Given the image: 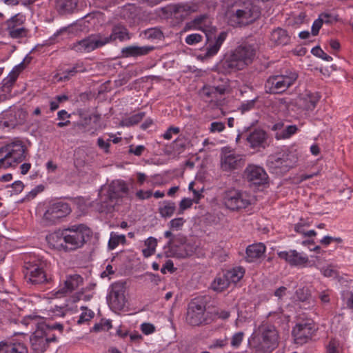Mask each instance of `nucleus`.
Segmentation results:
<instances>
[{"mask_svg": "<svg viewBox=\"0 0 353 353\" xmlns=\"http://www.w3.org/2000/svg\"><path fill=\"white\" fill-rule=\"evenodd\" d=\"M130 39L131 34L127 28L121 23H118L112 27L110 35L105 36L101 34H93L72 43L70 48L77 52L86 53L101 48L117 39L120 41H124Z\"/></svg>", "mask_w": 353, "mask_h": 353, "instance_id": "nucleus-1", "label": "nucleus"}, {"mask_svg": "<svg viewBox=\"0 0 353 353\" xmlns=\"http://www.w3.org/2000/svg\"><path fill=\"white\" fill-rule=\"evenodd\" d=\"M21 323L26 326L36 327V330L30 338L33 353H43L47 350L50 342L57 341V337L54 334L46 332V322L40 316H26L22 319Z\"/></svg>", "mask_w": 353, "mask_h": 353, "instance_id": "nucleus-2", "label": "nucleus"}, {"mask_svg": "<svg viewBox=\"0 0 353 353\" xmlns=\"http://www.w3.org/2000/svg\"><path fill=\"white\" fill-rule=\"evenodd\" d=\"M250 347L258 352H271L279 344V333L270 324L262 323L249 339Z\"/></svg>", "mask_w": 353, "mask_h": 353, "instance_id": "nucleus-3", "label": "nucleus"}, {"mask_svg": "<svg viewBox=\"0 0 353 353\" xmlns=\"http://www.w3.org/2000/svg\"><path fill=\"white\" fill-rule=\"evenodd\" d=\"M59 234V233H58ZM64 250L72 251L83 246L92 237V230L84 224H75L63 229Z\"/></svg>", "mask_w": 353, "mask_h": 353, "instance_id": "nucleus-4", "label": "nucleus"}, {"mask_svg": "<svg viewBox=\"0 0 353 353\" xmlns=\"http://www.w3.org/2000/svg\"><path fill=\"white\" fill-rule=\"evenodd\" d=\"M299 74L295 70L285 69L279 74L270 75L265 81L264 88L266 93L282 94L297 81Z\"/></svg>", "mask_w": 353, "mask_h": 353, "instance_id": "nucleus-5", "label": "nucleus"}, {"mask_svg": "<svg viewBox=\"0 0 353 353\" xmlns=\"http://www.w3.org/2000/svg\"><path fill=\"white\" fill-rule=\"evenodd\" d=\"M27 148L23 141L15 140L0 148V169L14 167L26 158Z\"/></svg>", "mask_w": 353, "mask_h": 353, "instance_id": "nucleus-6", "label": "nucleus"}, {"mask_svg": "<svg viewBox=\"0 0 353 353\" xmlns=\"http://www.w3.org/2000/svg\"><path fill=\"white\" fill-rule=\"evenodd\" d=\"M260 14L259 8L250 1L236 5L228 12L232 26H246L259 18Z\"/></svg>", "mask_w": 353, "mask_h": 353, "instance_id": "nucleus-7", "label": "nucleus"}, {"mask_svg": "<svg viewBox=\"0 0 353 353\" xmlns=\"http://www.w3.org/2000/svg\"><path fill=\"white\" fill-rule=\"evenodd\" d=\"M209 316L203 299L195 298L189 303L185 317L188 324L192 326L208 324Z\"/></svg>", "mask_w": 353, "mask_h": 353, "instance_id": "nucleus-8", "label": "nucleus"}, {"mask_svg": "<svg viewBox=\"0 0 353 353\" xmlns=\"http://www.w3.org/2000/svg\"><path fill=\"white\" fill-rule=\"evenodd\" d=\"M222 200L225 208L231 211H239L252 203V196L248 193L234 188L225 190Z\"/></svg>", "mask_w": 353, "mask_h": 353, "instance_id": "nucleus-9", "label": "nucleus"}, {"mask_svg": "<svg viewBox=\"0 0 353 353\" xmlns=\"http://www.w3.org/2000/svg\"><path fill=\"white\" fill-rule=\"evenodd\" d=\"M72 212L69 203L57 201L50 203L45 211L42 221L46 225H54L63 221Z\"/></svg>", "mask_w": 353, "mask_h": 353, "instance_id": "nucleus-10", "label": "nucleus"}, {"mask_svg": "<svg viewBox=\"0 0 353 353\" xmlns=\"http://www.w3.org/2000/svg\"><path fill=\"white\" fill-rule=\"evenodd\" d=\"M296 160L294 154L284 152L270 156L267 165L272 172L283 174L294 166Z\"/></svg>", "mask_w": 353, "mask_h": 353, "instance_id": "nucleus-11", "label": "nucleus"}, {"mask_svg": "<svg viewBox=\"0 0 353 353\" xmlns=\"http://www.w3.org/2000/svg\"><path fill=\"white\" fill-rule=\"evenodd\" d=\"M5 30L8 37L14 39L27 37L29 30L26 27V17L18 13L5 22Z\"/></svg>", "mask_w": 353, "mask_h": 353, "instance_id": "nucleus-12", "label": "nucleus"}, {"mask_svg": "<svg viewBox=\"0 0 353 353\" xmlns=\"http://www.w3.org/2000/svg\"><path fill=\"white\" fill-rule=\"evenodd\" d=\"M45 263L39 260L28 261L24 265V275L28 281L34 284H41L47 281V276L43 270Z\"/></svg>", "mask_w": 353, "mask_h": 353, "instance_id": "nucleus-13", "label": "nucleus"}, {"mask_svg": "<svg viewBox=\"0 0 353 353\" xmlns=\"http://www.w3.org/2000/svg\"><path fill=\"white\" fill-rule=\"evenodd\" d=\"M27 117V113L19 108H10L0 114V128H14L22 125Z\"/></svg>", "mask_w": 353, "mask_h": 353, "instance_id": "nucleus-14", "label": "nucleus"}, {"mask_svg": "<svg viewBox=\"0 0 353 353\" xmlns=\"http://www.w3.org/2000/svg\"><path fill=\"white\" fill-rule=\"evenodd\" d=\"M125 286L123 283L117 282L112 284L107 296V301L110 309L114 312L122 310L125 305Z\"/></svg>", "mask_w": 353, "mask_h": 353, "instance_id": "nucleus-15", "label": "nucleus"}, {"mask_svg": "<svg viewBox=\"0 0 353 353\" xmlns=\"http://www.w3.org/2000/svg\"><path fill=\"white\" fill-rule=\"evenodd\" d=\"M314 331V325L312 323L296 324L292 332L294 343L299 345L306 343L311 339Z\"/></svg>", "mask_w": 353, "mask_h": 353, "instance_id": "nucleus-16", "label": "nucleus"}, {"mask_svg": "<svg viewBox=\"0 0 353 353\" xmlns=\"http://www.w3.org/2000/svg\"><path fill=\"white\" fill-rule=\"evenodd\" d=\"M245 160L243 156L231 152H223L221 157V168L225 172L237 170L243 167Z\"/></svg>", "mask_w": 353, "mask_h": 353, "instance_id": "nucleus-17", "label": "nucleus"}, {"mask_svg": "<svg viewBox=\"0 0 353 353\" xmlns=\"http://www.w3.org/2000/svg\"><path fill=\"white\" fill-rule=\"evenodd\" d=\"M244 176L249 182L256 185H264L268 180L265 170L255 165H249L244 171Z\"/></svg>", "mask_w": 353, "mask_h": 353, "instance_id": "nucleus-18", "label": "nucleus"}, {"mask_svg": "<svg viewBox=\"0 0 353 353\" xmlns=\"http://www.w3.org/2000/svg\"><path fill=\"white\" fill-rule=\"evenodd\" d=\"M95 152L92 150L78 148L74 153V164L78 170H82L85 167L91 166L95 160Z\"/></svg>", "mask_w": 353, "mask_h": 353, "instance_id": "nucleus-19", "label": "nucleus"}, {"mask_svg": "<svg viewBox=\"0 0 353 353\" xmlns=\"http://www.w3.org/2000/svg\"><path fill=\"white\" fill-rule=\"evenodd\" d=\"M232 52L245 68L252 63L256 55V47L254 44L244 43Z\"/></svg>", "mask_w": 353, "mask_h": 353, "instance_id": "nucleus-20", "label": "nucleus"}, {"mask_svg": "<svg viewBox=\"0 0 353 353\" xmlns=\"http://www.w3.org/2000/svg\"><path fill=\"white\" fill-rule=\"evenodd\" d=\"M218 68L219 71L223 74H230L244 69L241 62L239 61L233 52L224 57L220 61Z\"/></svg>", "mask_w": 353, "mask_h": 353, "instance_id": "nucleus-21", "label": "nucleus"}, {"mask_svg": "<svg viewBox=\"0 0 353 353\" xmlns=\"http://www.w3.org/2000/svg\"><path fill=\"white\" fill-rule=\"evenodd\" d=\"M83 279L79 274H70L66 276L64 283L60 287L56 294L59 297L64 296L72 293L83 284Z\"/></svg>", "mask_w": 353, "mask_h": 353, "instance_id": "nucleus-22", "label": "nucleus"}, {"mask_svg": "<svg viewBox=\"0 0 353 353\" xmlns=\"http://www.w3.org/2000/svg\"><path fill=\"white\" fill-rule=\"evenodd\" d=\"M129 188L127 183L123 180H114L109 186L108 191V198L113 201L119 198H123L128 195Z\"/></svg>", "mask_w": 353, "mask_h": 353, "instance_id": "nucleus-23", "label": "nucleus"}, {"mask_svg": "<svg viewBox=\"0 0 353 353\" xmlns=\"http://www.w3.org/2000/svg\"><path fill=\"white\" fill-rule=\"evenodd\" d=\"M268 134L263 130L254 129L245 136V140L251 148H265L267 146Z\"/></svg>", "mask_w": 353, "mask_h": 353, "instance_id": "nucleus-24", "label": "nucleus"}, {"mask_svg": "<svg viewBox=\"0 0 353 353\" xmlns=\"http://www.w3.org/2000/svg\"><path fill=\"white\" fill-rule=\"evenodd\" d=\"M198 246L194 241H188L182 246L172 245V252L169 256L179 259H185L192 256L196 251Z\"/></svg>", "mask_w": 353, "mask_h": 353, "instance_id": "nucleus-25", "label": "nucleus"}, {"mask_svg": "<svg viewBox=\"0 0 353 353\" xmlns=\"http://www.w3.org/2000/svg\"><path fill=\"white\" fill-rule=\"evenodd\" d=\"M278 256L292 266H299L308 262V257L305 254L299 253L295 250L279 252Z\"/></svg>", "mask_w": 353, "mask_h": 353, "instance_id": "nucleus-26", "label": "nucleus"}, {"mask_svg": "<svg viewBox=\"0 0 353 353\" xmlns=\"http://www.w3.org/2000/svg\"><path fill=\"white\" fill-rule=\"evenodd\" d=\"M227 34V32L225 31L221 32L218 37H215L213 40L210 34L205 33L207 38L205 57H210L217 54L221 45L225 40Z\"/></svg>", "mask_w": 353, "mask_h": 353, "instance_id": "nucleus-27", "label": "nucleus"}, {"mask_svg": "<svg viewBox=\"0 0 353 353\" xmlns=\"http://www.w3.org/2000/svg\"><path fill=\"white\" fill-rule=\"evenodd\" d=\"M152 46H129L121 49V57L123 58L145 56L154 50Z\"/></svg>", "mask_w": 353, "mask_h": 353, "instance_id": "nucleus-28", "label": "nucleus"}, {"mask_svg": "<svg viewBox=\"0 0 353 353\" xmlns=\"http://www.w3.org/2000/svg\"><path fill=\"white\" fill-rule=\"evenodd\" d=\"M265 247L263 243L252 244L246 249L245 259L251 263L260 258L265 252Z\"/></svg>", "mask_w": 353, "mask_h": 353, "instance_id": "nucleus-29", "label": "nucleus"}, {"mask_svg": "<svg viewBox=\"0 0 353 353\" xmlns=\"http://www.w3.org/2000/svg\"><path fill=\"white\" fill-rule=\"evenodd\" d=\"M320 96L318 93H308L299 99V103L303 109L313 110L319 102Z\"/></svg>", "mask_w": 353, "mask_h": 353, "instance_id": "nucleus-30", "label": "nucleus"}, {"mask_svg": "<svg viewBox=\"0 0 353 353\" xmlns=\"http://www.w3.org/2000/svg\"><path fill=\"white\" fill-rule=\"evenodd\" d=\"M77 6V0H55V8L61 14L72 12Z\"/></svg>", "mask_w": 353, "mask_h": 353, "instance_id": "nucleus-31", "label": "nucleus"}, {"mask_svg": "<svg viewBox=\"0 0 353 353\" xmlns=\"http://www.w3.org/2000/svg\"><path fill=\"white\" fill-rule=\"evenodd\" d=\"M270 40L276 45H286L290 41V37L285 30L277 28L271 32Z\"/></svg>", "mask_w": 353, "mask_h": 353, "instance_id": "nucleus-32", "label": "nucleus"}, {"mask_svg": "<svg viewBox=\"0 0 353 353\" xmlns=\"http://www.w3.org/2000/svg\"><path fill=\"white\" fill-rule=\"evenodd\" d=\"M87 71L83 62L79 61L76 63L72 68L67 69L61 74L59 81H65L69 80L72 77H74L77 73L85 72Z\"/></svg>", "mask_w": 353, "mask_h": 353, "instance_id": "nucleus-33", "label": "nucleus"}, {"mask_svg": "<svg viewBox=\"0 0 353 353\" xmlns=\"http://www.w3.org/2000/svg\"><path fill=\"white\" fill-rule=\"evenodd\" d=\"M4 346L6 351H12L13 353H28L26 346L21 343H12L8 341L0 342V347Z\"/></svg>", "mask_w": 353, "mask_h": 353, "instance_id": "nucleus-34", "label": "nucleus"}, {"mask_svg": "<svg viewBox=\"0 0 353 353\" xmlns=\"http://www.w3.org/2000/svg\"><path fill=\"white\" fill-rule=\"evenodd\" d=\"M224 274L230 284L231 283H236L243 278L245 270L241 267H236L232 270H227Z\"/></svg>", "mask_w": 353, "mask_h": 353, "instance_id": "nucleus-35", "label": "nucleus"}, {"mask_svg": "<svg viewBox=\"0 0 353 353\" xmlns=\"http://www.w3.org/2000/svg\"><path fill=\"white\" fill-rule=\"evenodd\" d=\"M176 204L171 201H164L161 205L159 208V212L161 217L169 218L171 217L176 211Z\"/></svg>", "mask_w": 353, "mask_h": 353, "instance_id": "nucleus-36", "label": "nucleus"}, {"mask_svg": "<svg viewBox=\"0 0 353 353\" xmlns=\"http://www.w3.org/2000/svg\"><path fill=\"white\" fill-rule=\"evenodd\" d=\"M229 285V281L223 273V274H219L216 276L211 284V288L214 291L222 292L228 288Z\"/></svg>", "mask_w": 353, "mask_h": 353, "instance_id": "nucleus-37", "label": "nucleus"}, {"mask_svg": "<svg viewBox=\"0 0 353 353\" xmlns=\"http://www.w3.org/2000/svg\"><path fill=\"white\" fill-rule=\"evenodd\" d=\"M58 233H63V230H58L50 234L47 236V239L49 243H50L53 247L64 250L65 242L63 241V236L61 235L60 234H58Z\"/></svg>", "mask_w": 353, "mask_h": 353, "instance_id": "nucleus-38", "label": "nucleus"}, {"mask_svg": "<svg viewBox=\"0 0 353 353\" xmlns=\"http://www.w3.org/2000/svg\"><path fill=\"white\" fill-rule=\"evenodd\" d=\"M298 130V128L296 125H289L285 127L281 132H276V137L277 139H288L293 134H294Z\"/></svg>", "mask_w": 353, "mask_h": 353, "instance_id": "nucleus-39", "label": "nucleus"}, {"mask_svg": "<svg viewBox=\"0 0 353 353\" xmlns=\"http://www.w3.org/2000/svg\"><path fill=\"white\" fill-rule=\"evenodd\" d=\"M126 239L123 234H117L114 232L110 234V238L108 241V248L110 250H114L119 243H125Z\"/></svg>", "mask_w": 353, "mask_h": 353, "instance_id": "nucleus-40", "label": "nucleus"}, {"mask_svg": "<svg viewBox=\"0 0 353 353\" xmlns=\"http://www.w3.org/2000/svg\"><path fill=\"white\" fill-rule=\"evenodd\" d=\"M81 309L84 311L81 313L77 321L78 325H81L84 323L88 322L94 317V315L92 310H88L85 307H81Z\"/></svg>", "mask_w": 353, "mask_h": 353, "instance_id": "nucleus-41", "label": "nucleus"}, {"mask_svg": "<svg viewBox=\"0 0 353 353\" xmlns=\"http://www.w3.org/2000/svg\"><path fill=\"white\" fill-rule=\"evenodd\" d=\"M186 146V140L184 137H178L172 143V148L174 152L180 154Z\"/></svg>", "mask_w": 353, "mask_h": 353, "instance_id": "nucleus-42", "label": "nucleus"}, {"mask_svg": "<svg viewBox=\"0 0 353 353\" xmlns=\"http://www.w3.org/2000/svg\"><path fill=\"white\" fill-rule=\"evenodd\" d=\"M319 17L323 23L331 24L339 20V16L333 13L323 12L319 14Z\"/></svg>", "mask_w": 353, "mask_h": 353, "instance_id": "nucleus-43", "label": "nucleus"}, {"mask_svg": "<svg viewBox=\"0 0 353 353\" xmlns=\"http://www.w3.org/2000/svg\"><path fill=\"white\" fill-rule=\"evenodd\" d=\"M327 353H341L342 347L339 341L332 339L330 340L327 347Z\"/></svg>", "mask_w": 353, "mask_h": 353, "instance_id": "nucleus-44", "label": "nucleus"}, {"mask_svg": "<svg viewBox=\"0 0 353 353\" xmlns=\"http://www.w3.org/2000/svg\"><path fill=\"white\" fill-rule=\"evenodd\" d=\"M145 114V112H141L128 117L125 119L126 125L130 126L139 123L143 119Z\"/></svg>", "mask_w": 353, "mask_h": 353, "instance_id": "nucleus-45", "label": "nucleus"}, {"mask_svg": "<svg viewBox=\"0 0 353 353\" xmlns=\"http://www.w3.org/2000/svg\"><path fill=\"white\" fill-rule=\"evenodd\" d=\"M18 77V73L14 71L10 72L8 76L3 81V87L4 88H10L15 82Z\"/></svg>", "mask_w": 353, "mask_h": 353, "instance_id": "nucleus-46", "label": "nucleus"}, {"mask_svg": "<svg viewBox=\"0 0 353 353\" xmlns=\"http://www.w3.org/2000/svg\"><path fill=\"white\" fill-rule=\"evenodd\" d=\"M312 53L325 61H331L332 60V57L330 55H327L319 46H316L312 49Z\"/></svg>", "mask_w": 353, "mask_h": 353, "instance_id": "nucleus-47", "label": "nucleus"}, {"mask_svg": "<svg viewBox=\"0 0 353 353\" xmlns=\"http://www.w3.org/2000/svg\"><path fill=\"white\" fill-rule=\"evenodd\" d=\"M101 119V116L99 114H92L89 115L88 117H85L81 121V125L83 127L87 126L91 120H93L94 123H98Z\"/></svg>", "mask_w": 353, "mask_h": 353, "instance_id": "nucleus-48", "label": "nucleus"}, {"mask_svg": "<svg viewBox=\"0 0 353 353\" xmlns=\"http://www.w3.org/2000/svg\"><path fill=\"white\" fill-rule=\"evenodd\" d=\"M185 221L182 217L175 218L169 222V226L172 230H179L183 225Z\"/></svg>", "mask_w": 353, "mask_h": 353, "instance_id": "nucleus-49", "label": "nucleus"}, {"mask_svg": "<svg viewBox=\"0 0 353 353\" xmlns=\"http://www.w3.org/2000/svg\"><path fill=\"white\" fill-rule=\"evenodd\" d=\"M146 34L149 38L155 39H161L162 37H163L161 30L157 28L148 29L146 31Z\"/></svg>", "mask_w": 353, "mask_h": 353, "instance_id": "nucleus-50", "label": "nucleus"}, {"mask_svg": "<svg viewBox=\"0 0 353 353\" xmlns=\"http://www.w3.org/2000/svg\"><path fill=\"white\" fill-rule=\"evenodd\" d=\"M202 35L199 34H191L186 37L185 42L188 45H194L202 41Z\"/></svg>", "mask_w": 353, "mask_h": 353, "instance_id": "nucleus-51", "label": "nucleus"}, {"mask_svg": "<svg viewBox=\"0 0 353 353\" xmlns=\"http://www.w3.org/2000/svg\"><path fill=\"white\" fill-rule=\"evenodd\" d=\"M225 129V124L223 122L214 121L210 124V132L212 133L221 132Z\"/></svg>", "mask_w": 353, "mask_h": 353, "instance_id": "nucleus-52", "label": "nucleus"}, {"mask_svg": "<svg viewBox=\"0 0 353 353\" xmlns=\"http://www.w3.org/2000/svg\"><path fill=\"white\" fill-rule=\"evenodd\" d=\"M141 330L144 334L148 335L155 332V326L150 323H143L141 325Z\"/></svg>", "mask_w": 353, "mask_h": 353, "instance_id": "nucleus-53", "label": "nucleus"}, {"mask_svg": "<svg viewBox=\"0 0 353 353\" xmlns=\"http://www.w3.org/2000/svg\"><path fill=\"white\" fill-rule=\"evenodd\" d=\"M243 335L244 334L242 332L234 334L231 340V345L234 347H238L242 342Z\"/></svg>", "mask_w": 353, "mask_h": 353, "instance_id": "nucleus-54", "label": "nucleus"}, {"mask_svg": "<svg viewBox=\"0 0 353 353\" xmlns=\"http://www.w3.org/2000/svg\"><path fill=\"white\" fill-rule=\"evenodd\" d=\"M192 200L188 198L183 199L179 203V214H183V211L192 205Z\"/></svg>", "mask_w": 353, "mask_h": 353, "instance_id": "nucleus-55", "label": "nucleus"}, {"mask_svg": "<svg viewBox=\"0 0 353 353\" xmlns=\"http://www.w3.org/2000/svg\"><path fill=\"white\" fill-rule=\"evenodd\" d=\"M180 132V130L178 127H170L163 134V137L165 139L170 140L172 138V134H177Z\"/></svg>", "mask_w": 353, "mask_h": 353, "instance_id": "nucleus-56", "label": "nucleus"}, {"mask_svg": "<svg viewBox=\"0 0 353 353\" xmlns=\"http://www.w3.org/2000/svg\"><path fill=\"white\" fill-rule=\"evenodd\" d=\"M145 150L144 145H140L137 146L130 145L129 148V153L133 154L136 156H141L143 151Z\"/></svg>", "mask_w": 353, "mask_h": 353, "instance_id": "nucleus-57", "label": "nucleus"}, {"mask_svg": "<svg viewBox=\"0 0 353 353\" xmlns=\"http://www.w3.org/2000/svg\"><path fill=\"white\" fill-rule=\"evenodd\" d=\"M296 294L301 301H305L310 296L309 291L307 288L299 289L296 290Z\"/></svg>", "mask_w": 353, "mask_h": 353, "instance_id": "nucleus-58", "label": "nucleus"}, {"mask_svg": "<svg viewBox=\"0 0 353 353\" xmlns=\"http://www.w3.org/2000/svg\"><path fill=\"white\" fill-rule=\"evenodd\" d=\"M211 89H212L211 86H204L201 91V94L203 97L210 99V100L212 101L214 99H216V98L213 92L214 91L211 90Z\"/></svg>", "mask_w": 353, "mask_h": 353, "instance_id": "nucleus-59", "label": "nucleus"}, {"mask_svg": "<svg viewBox=\"0 0 353 353\" xmlns=\"http://www.w3.org/2000/svg\"><path fill=\"white\" fill-rule=\"evenodd\" d=\"M110 140L108 139L107 141H104L103 138L99 137L97 139V145L105 152H108L109 148L110 146Z\"/></svg>", "mask_w": 353, "mask_h": 353, "instance_id": "nucleus-60", "label": "nucleus"}, {"mask_svg": "<svg viewBox=\"0 0 353 353\" xmlns=\"http://www.w3.org/2000/svg\"><path fill=\"white\" fill-rule=\"evenodd\" d=\"M322 25L323 22L319 17L314 21L312 26V34L314 36H316L319 34V30L321 29Z\"/></svg>", "mask_w": 353, "mask_h": 353, "instance_id": "nucleus-61", "label": "nucleus"}, {"mask_svg": "<svg viewBox=\"0 0 353 353\" xmlns=\"http://www.w3.org/2000/svg\"><path fill=\"white\" fill-rule=\"evenodd\" d=\"M46 328H45L46 332L51 333V332L54 330H59L61 332H62L63 330V326L62 324L56 323L52 325H48L46 323Z\"/></svg>", "mask_w": 353, "mask_h": 353, "instance_id": "nucleus-62", "label": "nucleus"}, {"mask_svg": "<svg viewBox=\"0 0 353 353\" xmlns=\"http://www.w3.org/2000/svg\"><path fill=\"white\" fill-rule=\"evenodd\" d=\"M190 11L191 7L185 4H178L174 8V12L176 13L184 12L185 14H188Z\"/></svg>", "mask_w": 353, "mask_h": 353, "instance_id": "nucleus-63", "label": "nucleus"}, {"mask_svg": "<svg viewBox=\"0 0 353 353\" xmlns=\"http://www.w3.org/2000/svg\"><path fill=\"white\" fill-rule=\"evenodd\" d=\"M188 240L186 236L183 234H179L175 235L174 237V243L172 245H179L182 246L185 243H186Z\"/></svg>", "mask_w": 353, "mask_h": 353, "instance_id": "nucleus-64", "label": "nucleus"}]
</instances>
